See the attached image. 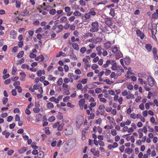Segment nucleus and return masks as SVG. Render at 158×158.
<instances>
[{
  "label": "nucleus",
  "mask_w": 158,
  "mask_h": 158,
  "mask_svg": "<svg viewBox=\"0 0 158 158\" xmlns=\"http://www.w3.org/2000/svg\"><path fill=\"white\" fill-rule=\"evenodd\" d=\"M107 1L106 0L103 1L101 2H98L97 3V5L98 6L99 5L101 4H104L105 5L106 3L107 2Z\"/></svg>",
  "instance_id": "nucleus-58"
},
{
  "label": "nucleus",
  "mask_w": 158,
  "mask_h": 158,
  "mask_svg": "<svg viewBox=\"0 0 158 158\" xmlns=\"http://www.w3.org/2000/svg\"><path fill=\"white\" fill-rule=\"evenodd\" d=\"M73 133V128L70 126H68L65 130V133L66 135L72 134Z\"/></svg>",
  "instance_id": "nucleus-3"
},
{
  "label": "nucleus",
  "mask_w": 158,
  "mask_h": 158,
  "mask_svg": "<svg viewBox=\"0 0 158 158\" xmlns=\"http://www.w3.org/2000/svg\"><path fill=\"white\" fill-rule=\"evenodd\" d=\"M86 48L85 47L81 48L80 49V52L82 54L84 53L86 51Z\"/></svg>",
  "instance_id": "nucleus-45"
},
{
  "label": "nucleus",
  "mask_w": 158,
  "mask_h": 158,
  "mask_svg": "<svg viewBox=\"0 0 158 158\" xmlns=\"http://www.w3.org/2000/svg\"><path fill=\"white\" fill-rule=\"evenodd\" d=\"M133 151V150L130 148H128L125 149V152L128 154H130Z\"/></svg>",
  "instance_id": "nucleus-16"
},
{
  "label": "nucleus",
  "mask_w": 158,
  "mask_h": 158,
  "mask_svg": "<svg viewBox=\"0 0 158 158\" xmlns=\"http://www.w3.org/2000/svg\"><path fill=\"white\" fill-rule=\"evenodd\" d=\"M111 133L113 135L115 136L117 135V132L115 129H112L111 130Z\"/></svg>",
  "instance_id": "nucleus-53"
},
{
  "label": "nucleus",
  "mask_w": 158,
  "mask_h": 158,
  "mask_svg": "<svg viewBox=\"0 0 158 158\" xmlns=\"http://www.w3.org/2000/svg\"><path fill=\"white\" fill-rule=\"evenodd\" d=\"M82 85L81 83H78L77 85V88L79 90L81 89H82Z\"/></svg>",
  "instance_id": "nucleus-54"
},
{
  "label": "nucleus",
  "mask_w": 158,
  "mask_h": 158,
  "mask_svg": "<svg viewBox=\"0 0 158 158\" xmlns=\"http://www.w3.org/2000/svg\"><path fill=\"white\" fill-rule=\"evenodd\" d=\"M136 33L140 37L141 39H143L144 37V34L139 30L137 29L136 31Z\"/></svg>",
  "instance_id": "nucleus-4"
},
{
  "label": "nucleus",
  "mask_w": 158,
  "mask_h": 158,
  "mask_svg": "<svg viewBox=\"0 0 158 158\" xmlns=\"http://www.w3.org/2000/svg\"><path fill=\"white\" fill-rule=\"evenodd\" d=\"M45 133L47 135H49L50 134V132L49 131V127H46L45 129Z\"/></svg>",
  "instance_id": "nucleus-55"
},
{
  "label": "nucleus",
  "mask_w": 158,
  "mask_h": 158,
  "mask_svg": "<svg viewBox=\"0 0 158 158\" xmlns=\"http://www.w3.org/2000/svg\"><path fill=\"white\" fill-rule=\"evenodd\" d=\"M90 65L89 64V63L88 61H87L86 63H85L84 68L85 69H87L88 67H90Z\"/></svg>",
  "instance_id": "nucleus-40"
},
{
  "label": "nucleus",
  "mask_w": 158,
  "mask_h": 158,
  "mask_svg": "<svg viewBox=\"0 0 158 158\" xmlns=\"http://www.w3.org/2000/svg\"><path fill=\"white\" fill-rule=\"evenodd\" d=\"M27 150V148L25 147L22 148L21 149L19 150V152L20 154L26 151Z\"/></svg>",
  "instance_id": "nucleus-23"
},
{
  "label": "nucleus",
  "mask_w": 158,
  "mask_h": 158,
  "mask_svg": "<svg viewBox=\"0 0 158 158\" xmlns=\"http://www.w3.org/2000/svg\"><path fill=\"white\" fill-rule=\"evenodd\" d=\"M8 100V98H6L4 97L2 98V101L3 104L4 105H5Z\"/></svg>",
  "instance_id": "nucleus-44"
},
{
  "label": "nucleus",
  "mask_w": 158,
  "mask_h": 158,
  "mask_svg": "<svg viewBox=\"0 0 158 158\" xmlns=\"http://www.w3.org/2000/svg\"><path fill=\"white\" fill-rule=\"evenodd\" d=\"M56 10L55 9H52L49 11V14L51 15H54L56 13Z\"/></svg>",
  "instance_id": "nucleus-34"
},
{
  "label": "nucleus",
  "mask_w": 158,
  "mask_h": 158,
  "mask_svg": "<svg viewBox=\"0 0 158 158\" xmlns=\"http://www.w3.org/2000/svg\"><path fill=\"white\" fill-rule=\"evenodd\" d=\"M29 12L26 9H25L23 12H21L20 14L22 16H25L28 15Z\"/></svg>",
  "instance_id": "nucleus-7"
},
{
  "label": "nucleus",
  "mask_w": 158,
  "mask_h": 158,
  "mask_svg": "<svg viewBox=\"0 0 158 158\" xmlns=\"http://www.w3.org/2000/svg\"><path fill=\"white\" fill-rule=\"evenodd\" d=\"M2 134L3 135H5V137L7 138L9 136L10 133L9 132H7L6 131H5L2 132Z\"/></svg>",
  "instance_id": "nucleus-22"
},
{
  "label": "nucleus",
  "mask_w": 158,
  "mask_h": 158,
  "mask_svg": "<svg viewBox=\"0 0 158 158\" xmlns=\"http://www.w3.org/2000/svg\"><path fill=\"white\" fill-rule=\"evenodd\" d=\"M110 60H107L106 61V63L105 64H104L103 66L104 68H106L107 67L109 64H110Z\"/></svg>",
  "instance_id": "nucleus-30"
},
{
  "label": "nucleus",
  "mask_w": 158,
  "mask_h": 158,
  "mask_svg": "<svg viewBox=\"0 0 158 158\" xmlns=\"http://www.w3.org/2000/svg\"><path fill=\"white\" fill-rule=\"evenodd\" d=\"M105 23L108 27H110L112 24L113 22L112 21V19L111 18L106 17L105 19Z\"/></svg>",
  "instance_id": "nucleus-2"
},
{
  "label": "nucleus",
  "mask_w": 158,
  "mask_h": 158,
  "mask_svg": "<svg viewBox=\"0 0 158 158\" xmlns=\"http://www.w3.org/2000/svg\"><path fill=\"white\" fill-rule=\"evenodd\" d=\"M67 19V17L65 16H63L60 19V22L62 23L66 21Z\"/></svg>",
  "instance_id": "nucleus-48"
},
{
  "label": "nucleus",
  "mask_w": 158,
  "mask_h": 158,
  "mask_svg": "<svg viewBox=\"0 0 158 158\" xmlns=\"http://www.w3.org/2000/svg\"><path fill=\"white\" fill-rule=\"evenodd\" d=\"M124 60L125 64L128 65L130 63L131 59L129 57H126L124 59Z\"/></svg>",
  "instance_id": "nucleus-10"
},
{
  "label": "nucleus",
  "mask_w": 158,
  "mask_h": 158,
  "mask_svg": "<svg viewBox=\"0 0 158 158\" xmlns=\"http://www.w3.org/2000/svg\"><path fill=\"white\" fill-rule=\"evenodd\" d=\"M104 82H106L107 84L111 85L112 84L114 83V82L113 81H110L109 79H105L103 81Z\"/></svg>",
  "instance_id": "nucleus-27"
},
{
  "label": "nucleus",
  "mask_w": 158,
  "mask_h": 158,
  "mask_svg": "<svg viewBox=\"0 0 158 158\" xmlns=\"http://www.w3.org/2000/svg\"><path fill=\"white\" fill-rule=\"evenodd\" d=\"M15 123H13L12 124H11L9 125V128L10 129H12L14 128L15 127Z\"/></svg>",
  "instance_id": "nucleus-59"
},
{
  "label": "nucleus",
  "mask_w": 158,
  "mask_h": 158,
  "mask_svg": "<svg viewBox=\"0 0 158 158\" xmlns=\"http://www.w3.org/2000/svg\"><path fill=\"white\" fill-rule=\"evenodd\" d=\"M36 56V55L32 53H30L29 57L31 58H34Z\"/></svg>",
  "instance_id": "nucleus-51"
},
{
  "label": "nucleus",
  "mask_w": 158,
  "mask_h": 158,
  "mask_svg": "<svg viewBox=\"0 0 158 158\" xmlns=\"http://www.w3.org/2000/svg\"><path fill=\"white\" fill-rule=\"evenodd\" d=\"M45 73L44 70H39L37 71V75L39 77H40L42 74H44Z\"/></svg>",
  "instance_id": "nucleus-12"
},
{
  "label": "nucleus",
  "mask_w": 158,
  "mask_h": 158,
  "mask_svg": "<svg viewBox=\"0 0 158 158\" xmlns=\"http://www.w3.org/2000/svg\"><path fill=\"white\" fill-rule=\"evenodd\" d=\"M150 121L152 124L155 125L157 124V123L156 122L155 118L153 117H152L151 118Z\"/></svg>",
  "instance_id": "nucleus-24"
},
{
  "label": "nucleus",
  "mask_w": 158,
  "mask_h": 158,
  "mask_svg": "<svg viewBox=\"0 0 158 158\" xmlns=\"http://www.w3.org/2000/svg\"><path fill=\"white\" fill-rule=\"evenodd\" d=\"M110 64L112 65L111 69H117V63L115 61L111 60Z\"/></svg>",
  "instance_id": "nucleus-5"
},
{
  "label": "nucleus",
  "mask_w": 158,
  "mask_h": 158,
  "mask_svg": "<svg viewBox=\"0 0 158 158\" xmlns=\"http://www.w3.org/2000/svg\"><path fill=\"white\" fill-rule=\"evenodd\" d=\"M10 35L12 36H16V33L15 30H12L10 32Z\"/></svg>",
  "instance_id": "nucleus-41"
},
{
  "label": "nucleus",
  "mask_w": 158,
  "mask_h": 158,
  "mask_svg": "<svg viewBox=\"0 0 158 158\" xmlns=\"http://www.w3.org/2000/svg\"><path fill=\"white\" fill-rule=\"evenodd\" d=\"M148 85L151 87H152L156 84L155 79L152 77L149 76L148 78Z\"/></svg>",
  "instance_id": "nucleus-1"
},
{
  "label": "nucleus",
  "mask_w": 158,
  "mask_h": 158,
  "mask_svg": "<svg viewBox=\"0 0 158 158\" xmlns=\"http://www.w3.org/2000/svg\"><path fill=\"white\" fill-rule=\"evenodd\" d=\"M20 83L19 81H16L13 84V85L14 86L16 87L18 86V85H20Z\"/></svg>",
  "instance_id": "nucleus-42"
},
{
  "label": "nucleus",
  "mask_w": 158,
  "mask_h": 158,
  "mask_svg": "<svg viewBox=\"0 0 158 158\" xmlns=\"http://www.w3.org/2000/svg\"><path fill=\"white\" fill-rule=\"evenodd\" d=\"M13 118V117L12 116H8L7 118V121L9 122H11Z\"/></svg>",
  "instance_id": "nucleus-64"
},
{
  "label": "nucleus",
  "mask_w": 158,
  "mask_h": 158,
  "mask_svg": "<svg viewBox=\"0 0 158 158\" xmlns=\"http://www.w3.org/2000/svg\"><path fill=\"white\" fill-rule=\"evenodd\" d=\"M123 56V54L120 51H118L115 55V58L116 60L122 57Z\"/></svg>",
  "instance_id": "nucleus-6"
},
{
  "label": "nucleus",
  "mask_w": 158,
  "mask_h": 158,
  "mask_svg": "<svg viewBox=\"0 0 158 158\" xmlns=\"http://www.w3.org/2000/svg\"><path fill=\"white\" fill-rule=\"evenodd\" d=\"M20 75L21 76L20 78L21 81H24L25 80L26 74L24 72H21L20 73Z\"/></svg>",
  "instance_id": "nucleus-8"
},
{
  "label": "nucleus",
  "mask_w": 158,
  "mask_h": 158,
  "mask_svg": "<svg viewBox=\"0 0 158 158\" xmlns=\"http://www.w3.org/2000/svg\"><path fill=\"white\" fill-rule=\"evenodd\" d=\"M95 91L96 93L98 94L102 92V89L100 88H97L95 90Z\"/></svg>",
  "instance_id": "nucleus-60"
},
{
  "label": "nucleus",
  "mask_w": 158,
  "mask_h": 158,
  "mask_svg": "<svg viewBox=\"0 0 158 158\" xmlns=\"http://www.w3.org/2000/svg\"><path fill=\"white\" fill-rule=\"evenodd\" d=\"M152 18L154 19H158V15H157L154 12L152 15Z\"/></svg>",
  "instance_id": "nucleus-28"
},
{
  "label": "nucleus",
  "mask_w": 158,
  "mask_h": 158,
  "mask_svg": "<svg viewBox=\"0 0 158 158\" xmlns=\"http://www.w3.org/2000/svg\"><path fill=\"white\" fill-rule=\"evenodd\" d=\"M33 111L35 113H38L40 111V109L38 107H36L33 109Z\"/></svg>",
  "instance_id": "nucleus-39"
},
{
  "label": "nucleus",
  "mask_w": 158,
  "mask_h": 158,
  "mask_svg": "<svg viewBox=\"0 0 158 158\" xmlns=\"http://www.w3.org/2000/svg\"><path fill=\"white\" fill-rule=\"evenodd\" d=\"M72 47L75 50H78L79 49V46L77 43H73L72 44Z\"/></svg>",
  "instance_id": "nucleus-18"
},
{
  "label": "nucleus",
  "mask_w": 158,
  "mask_h": 158,
  "mask_svg": "<svg viewBox=\"0 0 158 158\" xmlns=\"http://www.w3.org/2000/svg\"><path fill=\"white\" fill-rule=\"evenodd\" d=\"M85 17L86 19H89L90 18V15L89 12L85 14Z\"/></svg>",
  "instance_id": "nucleus-46"
},
{
  "label": "nucleus",
  "mask_w": 158,
  "mask_h": 158,
  "mask_svg": "<svg viewBox=\"0 0 158 158\" xmlns=\"http://www.w3.org/2000/svg\"><path fill=\"white\" fill-rule=\"evenodd\" d=\"M126 98L127 99L134 98V95L133 94H128L127 96L126 97Z\"/></svg>",
  "instance_id": "nucleus-36"
},
{
  "label": "nucleus",
  "mask_w": 158,
  "mask_h": 158,
  "mask_svg": "<svg viewBox=\"0 0 158 158\" xmlns=\"http://www.w3.org/2000/svg\"><path fill=\"white\" fill-rule=\"evenodd\" d=\"M145 48L148 52H150L152 50V46L150 44H147L145 45Z\"/></svg>",
  "instance_id": "nucleus-11"
},
{
  "label": "nucleus",
  "mask_w": 158,
  "mask_h": 158,
  "mask_svg": "<svg viewBox=\"0 0 158 158\" xmlns=\"http://www.w3.org/2000/svg\"><path fill=\"white\" fill-rule=\"evenodd\" d=\"M47 107L48 108H53L54 107V105L52 102H49L48 103Z\"/></svg>",
  "instance_id": "nucleus-37"
},
{
  "label": "nucleus",
  "mask_w": 158,
  "mask_h": 158,
  "mask_svg": "<svg viewBox=\"0 0 158 158\" xmlns=\"http://www.w3.org/2000/svg\"><path fill=\"white\" fill-rule=\"evenodd\" d=\"M63 83V80L62 78H59L57 82V85L59 86L61 85Z\"/></svg>",
  "instance_id": "nucleus-29"
},
{
  "label": "nucleus",
  "mask_w": 158,
  "mask_h": 158,
  "mask_svg": "<svg viewBox=\"0 0 158 158\" xmlns=\"http://www.w3.org/2000/svg\"><path fill=\"white\" fill-rule=\"evenodd\" d=\"M112 52L114 53H115L118 52V49L116 46H114L112 49Z\"/></svg>",
  "instance_id": "nucleus-31"
},
{
  "label": "nucleus",
  "mask_w": 158,
  "mask_h": 158,
  "mask_svg": "<svg viewBox=\"0 0 158 158\" xmlns=\"http://www.w3.org/2000/svg\"><path fill=\"white\" fill-rule=\"evenodd\" d=\"M55 119V117L54 116H52L49 118L48 120L49 122H52L54 121Z\"/></svg>",
  "instance_id": "nucleus-32"
},
{
  "label": "nucleus",
  "mask_w": 158,
  "mask_h": 158,
  "mask_svg": "<svg viewBox=\"0 0 158 158\" xmlns=\"http://www.w3.org/2000/svg\"><path fill=\"white\" fill-rule=\"evenodd\" d=\"M15 88L17 89L18 92L19 93H20L22 92V89L20 86L16 87Z\"/></svg>",
  "instance_id": "nucleus-61"
},
{
  "label": "nucleus",
  "mask_w": 158,
  "mask_h": 158,
  "mask_svg": "<svg viewBox=\"0 0 158 158\" xmlns=\"http://www.w3.org/2000/svg\"><path fill=\"white\" fill-rule=\"evenodd\" d=\"M60 122V121H59L55 123L52 126L54 128H56L57 126H58Z\"/></svg>",
  "instance_id": "nucleus-52"
},
{
  "label": "nucleus",
  "mask_w": 158,
  "mask_h": 158,
  "mask_svg": "<svg viewBox=\"0 0 158 158\" xmlns=\"http://www.w3.org/2000/svg\"><path fill=\"white\" fill-rule=\"evenodd\" d=\"M94 8H92L90 11L89 12L90 15H92L94 16L96 15V12L94 11Z\"/></svg>",
  "instance_id": "nucleus-33"
},
{
  "label": "nucleus",
  "mask_w": 158,
  "mask_h": 158,
  "mask_svg": "<svg viewBox=\"0 0 158 158\" xmlns=\"http://www.w3.org/2000/svg\"><path fill=\"white\" fill-rule=\"evenodd\" d=\"M92 153L95 156H97L98 157L99 156V151L98 150L96 151L95 150V151L93 152Z\"/></svg>",
  "instance_id": "nucleus-49"
},
{
  "label": "nucleus",
  "mask_w": 158,
  "mask_h": 158,
  "mask_svg": "<svg viewBox=\"0 0 158 158\" xmlns=\"http://www.w3.org/2000/svg\"><path fill=\"white\" fill-rule=\"evenodd\" d=\"M20 118L18 114H16L15 117V121H20Z\"/></svg>",
  "instance_id": "nucleus-62"
},
{
  "label": "nucleus",
  "mask_w": 158,
  "mask_h": 158,
  "mask_svg": "<svg viewBox=\"0 0 158 158\" xmlns=\"http://www.w3.org/2000/svg\"><path fill=\"white\" fill-rule=\"evenodd\" d=\"M79 3L80 5L82 6H85L86 5V3L83 0H80L79 1Z\"/></svg>",
  "instance_id": "nucleus-47"
},
{
  "label": "nucleus",
  "mask_w": 158,
  "mask_h": 158,
  "mask_svg": "<svg viewBox=\"0 0 158 158\" xmlns=\"http://www.w3.org/2000/svg\"><path fill=\"white\" fill-rule=\"evenodd\" d=\"M11 93L13 95L15 96L17 94L16 92L15 89H12Z\"/></svg>",
  "instance_id": "nucleus-63"
},
{
  "label": "nucleus",
  "mask_w": 158,
  "mask_h": 158,
  "mask_svg": "<svg viewBox=\"0 0 158 158\" xmlns=\"http://www.w3.org/2000/svg\"><path fill=\"white\" fill-rule=\"evenodd\" d=\"M92 27H98L99 25L97 21L93 22L91 24Z\"/></svg>",
  "instance_id": "nucleus-19"
},
{
  "label": "nucleus",
  "mask_w": 158,
  "mask_h": 158,
  "mask_svg": "<svg viewBox=\"0 0 158 158\" xmlns=\"http://www.w3.org/2000/svg\"><path fill=\"white\" fill-rule=\"evenodd\" d=\"M35 142H33L31 145L33 149H36L38 148V147L35 145Z\"/></svg>",
  "instance_id": "nucleus-38"
},
{
  "label": "nucleus",
  "mask_w": 158,
  "mask_h": 158,
  "mask_svg": "<svg viewBox=\"0 0 158 158\" xmlns=\"http://www.w3.org/2000/svg\"><path fill=\"white\" fill-rule=\"evenodd\" d=\"M18 49V47L17 46H16L12 48L11 51L12 52L16 53L17 52Z\"/></svg>",
  "instance_id": "nucleus-35"
},
{
  "label": "nucleus",
  "mask_w": 158,
  "mask_h": 158,
  "mask_svg": "<svg viewBox=\"0 0 158 158\" xmlns=\"http://www.w3.org/2000/svg\"><path fill=\"white\" fill-rule=\"evenodd\" d=\"M42 114H37L36 116V120L37 122H39L41 120Z\"/></svg>",
  "instance_id": "nucleus-14"
},
{
  "label": "nucleus",
  "mask_w": 158,
  "mask_h": 158,
  "mask_svg": "<svg viewBox=\"0 0 158 158\" xmlns=\"http://www.w3.org/2000/svg\"><path fill=\"white\" fill-rule=\"evenodd\" d=\"M111 43L110 41L106 42L104 43V47L106 49L110 48L111 47Z\"/></svg>",
  "instance_id": "nucleus-9"
},
{
  "label": "nucleus",
  "mask_w": 158,
  "mask_h": 158,
  "mask_svg": "<svg viewBox=\"0 0 158 158\" xmlns=\"http://www.w3.org/2000/svg\"><path fill=\"white\" fill-rule=\"evenodd\" d=\"M99 28L98 27H92L90 30V31L92 32H95L98 31Z\"/></svg>",
  "instance_id": "nucleus-21"
},
{
  "label": "nucleus",
  "mask_w": 158,
  "mask_h": 158,
  "mask_svg": "<svg viewBox=\"0 0 158 158\" xmlns=\"http://www.w3.org/2000/svg\"><path fill=\"white\" fill-rule=\"evenodd\" d=\"M37 154V156L39 158H42L44 156V152L42 151H40Z\"/></svg>",
  "instance_id": "nucleus-17"
},
{
  "label": "nucleus",
  "mask_w": 158,
  "mask_h": 158,
  "mask_svg": "<svg viewBox=\"0 0 158 158\" xmlns=\"http://www.w3.org/2000/svg\"><path fill=\"white\" fill-rule=\"evenodd\" d=\"M109 14L112 17H114L115 15L114 10L113 9H110Z\"/></svg>",
  "instance_id": "nucleus-26"
},
{
  "label": "nucleus",
  "mask_w": 158,
  "mask_h": 158,
  "mask_svg": "<svg viewBox=\"0 0 158 158\" xmlns=\"http://www.w3.org/2000/svg\"><path fill=\"white\" fill-rule=\"evenodd\" d=\"M85 101L84 98L81 99L79 102V105L80 106H83L85 104Z\"/></svg>",
  "instance_id": "nucleus-13"
},
{
  "label": "nucleus",
  "mask_w": 158,
  "mask_h": 158,
  "mask_svg": "<svg viewBox=\"0 0 158 158\" xmlns=\"http://www.w3.org/2000/svg\"><path fill=\"white\" fill-rule=\"evenodd\" d=\"M16 6L17 8H19L20 7V2L19 1H16Z\"/></svg>",
  "instance_id": "nucleus-57"
},
{
  "label": "nucleus",
  "mask_w": 158,
  "mask_h": 158,
  "mask_svg": "<svg viewBox=\"0 0 158 158\" xmlns=\"http://www.w3.org/2000/svg\"><path fill=\"white\" fill-rule=\"evenodd\" d=\"M23 41H20L19 42L18 46L20 48H21L23 46Z\"/></svg>",
  "instance_id": "nucleus-50"
},
{
  "label": "nucleus",
  "mask_w": 158,
  "mask_h": 158,
  "mask_svg": "<svg viewBox=\"0 0 158 158\" xmlns=\"http://www.w3.org/2000/svg\"><path fill=\"white\" fill-rule=\"evenodd\" d=\"M73 15L75 16H80L81 15V13L78 11H76L73 13Z\"/></svg>",
  "instance_id": "nucleus-43"
},
{
  "label": "nucleus",
  "mask_w": 158,
  "mask_h": 158,
  "mask_svg": "<svg viewBox=\"0 0 158 158\" xmlns=\"http://www.w3.org/2000/svg\"><path fill=\"white\" fill-rule=\"evenodd\" d=\"M65 11L66 12H69L71 10V8L68 6H66L64 8Z\"/></svg>",
  "instance_id": "nucleus-56"
},
{
  "label": "nucleus",
  "mask_w": 158,
  "mask_h": 158,
  "mask_svg": "<svg viewBox=\"0 0 158 158\" xmlns=\"http://www.w3.org/2000/svg\"><path fill=\"white\" fill-rule=\"evenodd\" d=\"M21 67L23 69H29L28 65L25 64H23ZM30 69H33V68H30Z\"/></svg>",
  "instance_id": "nucleus-25"
},
{
  "label": "nucleus",
  "mask_w": 158,
  "mask_h": 158,
  "mask_svg": "<svg viewBox=\"0 0 158 158\" xmlns=\"http://www.w3.org/2000/svg\"><path fill=\"white\" fill-rule=\"evenodd\" d=\"M64 125V124L63 123H62L61 124H59L57 127V130L59 131H61L63 129V127Z\"/></svg>",
  "instance_id": "nucleus-20"
},
{
  "label": "nucleus",
  "mask_w": 158,
  "mask_h": 158,
  "mask_svg": "<svg viewBox=\"0 0 158 158\" xmlns=\"http://www.w3.org/2000/svg\"><path fill=\"white\" fill-rule=\"evenodd\" d=\"M24 52L23 51H20L19 53L17 54V57L19 58H22L24 55Z\"/></svg>",
  "instance_id": "nucleus-15"
}]
</instances>
